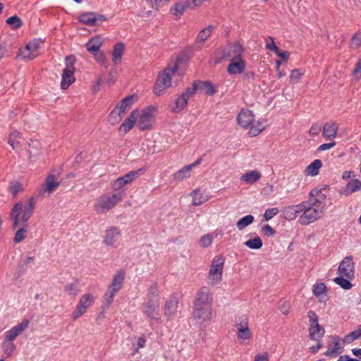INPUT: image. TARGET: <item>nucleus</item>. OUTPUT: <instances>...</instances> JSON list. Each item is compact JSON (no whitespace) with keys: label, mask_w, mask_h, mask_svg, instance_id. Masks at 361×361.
<instances>
[{"label":"nucleus","mask_w":361,"mask_h":361,"mask_svg":"<svg viewBox=\"0 0 361 361\" xmlns=\"http://www.w3.org/2000/svg\"><path fill=\"white\" fill-rule=\"evenodd\" d=\"M2 348L6 356L11 357L16 349V345L13 343V341H10L4 338L2 343Z\"/></svg>","instance_id":"obj_49"},{"label":"nucleus","mask_w":361,"mask_h":361,"mask_svg":"<svg viewBox=\"0 0 361 361\" xmlns=\"http://www.w3.org/2000/svg\"><path fill=\"white\" fill-rule=\"evenodd\" d=\"M125 280V272L122 270L118 271L114 276L113 279L107 289L117 293L123 287Z\"/></svg>","instance_id":"obj_29"},{"label":"nucleus","mask_w":361,"mask_h":361,"mask_svg":"<svg viewBox=\"0 0 361 361\" xmlns=\"http://www.w3.org/2000/svg\"><path fill=\"white\" fill-rule=\"evenodd\" d=\"M344 276H341L334 279V282L340 287L345 290H349L352 288V283L347 279L343 278Z\"/></svg>","instance_id":"obj_50"},{"label":"nucleus","mask_w":361,"mask_h":361,"mask_svg":"<svg viewBox=\"0 0 361 361\" xmlns=\"http://www.w3.org/2000/svg\"><path fill=\"white\" fill-rule=\"evenodd\" d=\"M104 40L100 35L92 37L85 44L87 50L92 54L100 51Z\"/></svg>","instance_id":"obj_30"},{"label":"nucleus","mask_w":361,"mask_h":361,"mask_svg":"<svg viewBox=\"0 0 361 361\" xmlns=\"http://www.w3.org/2000/svg\"><path fill=\"white\" fill-rule=\"evenodd\" d=\"M6 22L14 30L20 27L23 25L21 19L17 16H13L12 17L8 18Z\"/></svg>","instance_id":"obj_52"},{"label":"nucleus","mask_w":361,"mask_h":361,"mask_svg":"<svg viewBox=\"0 0 361 361\" xmlns=\"http://www.w3.org/2000/svg\"><path fill=\"white\" fill-rule=\"evenodd\" d=\"M338 130V126L335 122H327L323 127L322 135L326 140L335 138L337 136Z\"/></svg>","instance_id":"obj_31"},{"label":"nucleus","mask_w":361,"mask_h":361,"mask_svg":"<svg viewBox=\"0 0 361 361\" xmlns=\"http://www.w3.org/2000/svg\"><path fill=\"white\" fill-rule=\"evenodd\" d=\"M137 96L135 94L128 96L121 100L115 106L121 111L122 114L126 115L127 111H128L135 102L137 100Z\"/></svg>","instance_id":"obj_33"},{"label":"nucleus","mask_w":361,"mask_h":361,"mask_svg":"<svg viewBox=\"0 0 361 361\" xmlns=\"http://www.w3.org/2000/svg\"><path fill=\"white\" fill-rule=\"evenodd\" d=\"M29 322L27 320L23 321L18 325L13 326L5 333V338L8 341H14L20 334H21L27 327Z\"/></svg>","instance_id":"obj_28"},{"label":"nucleus","mask_w":361,"mask_h":361,"mask_svg":"<svg viewBox=\"0 0 361 361\" xmlns=\"http://www.w3.org/2000/svg\"><path fill=\"white\" fill-rule=\"evenodd\" d=\"M305 71L302 69H298L295 68L290 71V82L292 84H297L298 83L301 78L304 75Z\"/></svg>","instance_id":"obj_46"},{"label":"nucleus","mask_w":361,"mask_h":361,"mask_svg":"<svg viewBox=\"0 0 361 361\" xmlns=\"http://www.w3.org/2000/svg\"><path fill=\"white\" fill-rule=\"evenodd\" d=\"M136 117L137 128L141 130L152 128L154 119L157 112V108L154 106H148L142 109L134 110Z\"/></svg>","instance_id":"obj_7"},{"label":"nucleus","mask_w":361,"mask_h":361,"mask_svg":"<svg viewBox=\"0 0 361 361\" xmlns=\"http://www.w3.org/2000/svg\"><path fill=\"white\" fill-rule=\"evenodd\" d=\"M179 66V60L169 63L162 71L159 72L154 87L155 94H163L166 89L171 86L172 77L176 73Z\"/></svg>","instance_id":"obj_5"},{"label":"nucleus","mask_w":361,"mask_h":361,"mask_svg":"<svg viewBox=\"0 0 361 361\" xmlns=\"http://www.w3.org/2000/svg\"><path fill=\"white\" fill-rule=\"evenodd\" d=\"M138 176V171H132L129 173H126L122 177L118 178L116 180H114L111 183V189L114 192H123L121 190V189L131 183L133 180H135Z\"/></svg>","instance_id":"obj_15"},{"label":"nucleus","mask_w":361,"mask_h":361,"mask_svg":"<svg viewBox=\"0 0 361 361\" xmlns=\"http://www.w3.org/2000/svg\"><path fill=\"white\" fill-rule=\"evenodd\" d=\"M197 88L195 84L192 87L180 94L176 100L169 105V110L173 113H180L184 110L187 106L189 99L195 94Z\"/></svg>","instance_id":"obj_10"},{"label":"nucleus","mask_w":361,"mask_h":361,"mask_svg":"<svg viewBox=\"0 0 361 361\" xmlns=\"http://www.w3.org/2000/svg\"><path fill=\"white\" fill-rule=\"evenodd\" d=\"M78 19L80 23L90 26L95 25L97 20H106L104 16L94 12L82 13L78 16Z\"/></svg>","instance_id":"obj_24"},{"label":"nucleus","mask_w":361,"mask_h":361,"mask_svg":"<svg viewBox=\"0 0 361 361\" xmlns=\"http://www.w3.org/2000/svg\"><path fill=\"white\" fill-rule=\"evenodd\" d=\"M60 182L58 180L57 177L54 174H49L39 190L38 195L43 197H49L58 188Z\"/></svg>","instance_id":"obj_14"},{"label":"nucleus","mask_w":361,"mask_h":361,"mask_svg":"<svg viewBox=\"0 0 361 361\" xmlns=\"http://www.w3.org/2000/svg\"><path fill=\"white\" fill-rule=\"evenodd\" d=\"M352 75L356 81L361 79V57L358 59L355 63V68L352 72Z\"/></svg>","instance_id":"obj_57"},{"label":"nucleus","mask_w":361,"mask_h":361,"mask_svg":"<svg viewBox=\"0 0 361 361\" xmlns=\"http://www.w3.org/2000/svg\"><path fill=\"white\" fill-rule=\"evenodd\" d=\"M159 311V301L158 298L149 299L142 305V312L151 319H157Z\"/></svg>","instance_id":"obj_21"},{"label":"nucleus","mask_w":361,"mask_h":361,"mask_svg":"<svg viewBox=\"0 0 361 361\" xmlns=\"http://www.w3.org/2000/svg\"><path fill=\"white\" fill-rule=\"evenodd\" d=\"M322 163L321 160L315 159L306 167L304 173L307 176H316L319 174V169L322 168Z\"/></svg>","instance_id":"obj_36"},{"label":"nucleus","mask_w":361,"mask_h":361,"mask_svg":"<svg viewBox=\"0 0 361 361\" xmlns=\"http://www.w3.org/2000/svg\"><path fill=\"white\" fill-rule=\"evenodd\" d=\"M338 272L339 275L344 276L348 279L354 276V262L351 257H345L339 264Z\"/></svg>","instance_id":"obj_22"},{"label":"nucleus","mask_w":361,"mask_h":361,"mask_svg":"<svg viewBox=\"0 0 361 361\" xmlns=\"http://www.w3.org/2000/svg\"><path fill=\"white\" fill-rule=\"evenodd\" d=\"M75 62V59L73 56H69L66 58V68L63 71L61 82V87L63 90L68 89L75 80L74 76Z\"/></svg>","instance_id":"obj_13"},{"label":"nucleus","mask_w":361,"mask_h":361,"mask_svg":"<svg viewBox=\"0 0 361 361\" xmlns=\"http://www.w3.org/2000/svg\"><path fill=\"white\" fill-rule=\"evenodd\" d=\"M302 212V203L298 205H290L284 208L283 216L286 219L290 221L295 219L299 214Z\"/></svg>","instance_id":"obj_32"},{"label":"nucleus","mask_w":361,"mask_h":361,"mask_svg":"<svg viewBox=\"0 0 361 361\" xmlns=\"http://www.w3.org/2000/svg\"><path fill=\"white\" fill-rule=\"evenodd\" d=\"M225 264V258L218 255L213 258L207 274L208 283L212 286L220 284L223 279V272Z\"/></svg>","instance_id":"obj_8"},{"label":"nucleus","mask_w":361,"mask_h":361,"mask_svg":"<svg viewBox=\"0 0 361 361\" xmlns=\"http://www.w3.org/2000/svg\"><path fill=\"white\" fill-rule=\"evenodd\" d=\"M213 298L209 288L202 286L193 302L192 317L200 326L209 325L213 319Z\"/></svg>","instance_id":"obj_1"},{"label":"nucleus","mask_w":361,"mask_h":361,"mask_svg":"<svg viewBox=\"0 0 361 361\" xmlns=\"http://www.w3.org/2000/svg\"><path fill=\"white\" fill-rule=\"evenodd\" d=\"M200 164V160L193 164L184 166L172 174V178L176 183H181L189 179L191 176L192 169Z\"/></svg>","instance_id":"obj_20"},{"label":"nucleus","mask_w":361,"mask_h":361,"mask_svg":"<svg viewBox=\"0 0 361 361\" xmlns=\"http://www.w3.org/2000/svg\"><path fill=\"white\" fill-rule=\"evenodd\" d=\"M343 343V340L338 336H331V343L329 344L328 349L325 353V355L326 356H332L341 353Z\"/></svg>","instance_id":"obj_25"},{"label":"nucleus","mask_w":361,"mask_h":361,"mask_svg":"<svg viewBox=\"0 0 361 361\" xmlns=\"http://www.w3.org/2000/svg\"><path fill=\"white\" fill-rule=\"evenodd\" d=\"M116 295V293L112 292L109 289L106 290L102 299V303L101 306L102 311H105L109 308L114 302Z\"/></svg>","instance_id":"obj_38"},{"label":"nucleus","mask_w":361,"mask_h":361,"mask_svg":"<svg viewBox=\"0 0 361 361\" xmlns=\"http://www.w3.org/2000/svg\"><path fill=\"white\" fill-rule=\"evenodd\" d=\"M95 296L93 293L87 292L82 294L78 302L75 310L71 314L73 320H77L85 314L95 301Z\"/></svg>","instance_id":"obj_9"},{"label":"nucleus","mask_w":361,"mask_h":361,"mask_svg":"<svg viewBox=\"0 0 361 361\" xmlns=\"http://www.w3.org/2000/svg\"><path fill=\"white\" fill-rule=\"evenodd\" d=\"M177 308V302L174 300H167L164 305V315L169 320L174 315Z\"/></svg>","instance_id":"obj_40"},{"label":"nucleus","mask_w":361,"mask_h":361,"mask_svg":"<svg viewBox=\"0 0 361 361\" xmlns=\"http://www.w3.org/2000/svg\"><path fill=\"white\" fill-rule=\"evenodd\" d=\"M188 8H193L190 0H179L170 8L169 13L174 20H178Z\"/></svg>","instance_id":"obj_19"},{"label":"nucleus","mask_w":361,"mask_h":361,"mask_svg":"<svg viewBox=\"0 0 361 361\" xmlns=\"http://www.w3.org/2000/svg\"><path fill=\"white\" fill-rule=\"evenodd\" d=\"M361 45V30H357L350 39V46L353 49H357Z\"/></svg>","instance_id":"obj_54"},{"label":"nucleus","mask_w":361,"mask_h":361,"mask_svg":"<svg viewBox=\"0 0 361 361\" xmlns=\"http://www.w3.org/2000/svg\"><path fill=\"white\" fill-rule=\"evenodd\" d=\"M360 337H361V326H360L355 331L347 334L343 339V342L345 343H351L354 341L360 338Z\"/></svg>","instance_id":"obj_45"},{"label":"nucleus","mask_w":361,"mask_h":361,"mask_svg":"<svg viewBox=\"0 0 361 361\" xmlns=\"http://www.w3.org/2000/svg\"><path fill=\"white\" fill-rule=\"evenodd\" d=\"M245 68L246 63L243 58L231 59L227 67V71L230 75L241 74L245 71Z\"/></svg>","instance_id":"obj_26"},{"label":"nucleus","mask_w":361,"mask_h":361,"mask_svg":"<svg viewBox=\"0 0 361 361\" xmlns=\"http://www.w3.org/2000/svg\"><path fill=\"white\" fill-rule=\"evenodd\" d=\"M262 232L265 235L267 236H273L275 234V231L274 228L269 225H265L262 228Z\"/></svg>","instance_id":"obj_64"},{"label":"nucleus","mask_w":361,"mask_h":361,"mask_svg":"<svg viewBox=\"0 0 361 361\" xmlns=\"http://www.w3.org/2000/svg\"><path fill=\"white\" fill-rule=\"evenodd\" d=\"M213 242V236L211 234H205L202 235L199 241L200 246L202 247H208Z\"/></svg>","instance_id":"obj_55"},{"label":"nucleus","mask_w":361,"mask_h":361,"mask_svg":"<svg viewBox=\"0 0 361 361\" xmlns=\"http://www.w3.org/2000/svg\"><path fill=\"white\" fill-rule=\"evenodd\" d=\"M121 236L119 228L110 226L104 231L103 235V243L109 247H115Z\"/></svg>","instance_id":"obj_16"},{"label":"nucleus","mask_w":361,"mask_h":361,"mask_svg":"<svg viewBox=\"0 0 361 361\" xmlns=\"http://www.w3.org/2000/svg\"><path fill=\"white\" fill-rule=\"evenodd\" d=\"M203 88H204V92L207 94L212 95L216 92V90H215L214 87L210 82H204L203 83Z\"/></svg>","instance_id":"obj_62"},{"label":"nucleus","mask_w":361,"mask_h":361,"mask_svg":"<svg viewBox=\"0 0 361 361\" xmlns=\"http://www.w3.org/2000/svg\"><path fill=\"white\" fill-rule=\"evenodd\" d=\"M28 153V160L30 162L35 163L40 161L42 159L41 144L37 140L32 141L29 144Z\"/></svg>","instance_id":"obj_27"},{"label":"nucleus","mask_w":361,"mask_h":361,"mask_svg":"<svg viewBox=\"0 0 361 361\" xmlns=\"http://www.w3.org/2000/svg\"><path fill=\"white\" fill-rule=\"evenodd\" d=\"M94 59L96 60L97 62H98L101 66H104V67H107L108 66V60L104 54V52L102 51H98L97 53H94L92 54Z\"/></svg>","instance_id":"obj_53"},{"label":"nucleus","mask_w":361,"mask_h":361,"mask_svg":"<svg viewBox=\"0 0 361 361\" xmlns=\"http://www.w3.org/2000/svg\"><path fill=\"white\" fill-rule=\"evenodd\" d=\"M124 116L125 115L122 114L120 110L114 107L108 116V122L111 125L118 124Z\"/></svg>","instance_id":"obj_39"},{"label":"nucleus","mask_w":361,"mask_h":361,"mask_svg":"<svg viewBox=\"0 0 361 361\" xmlns=\"http://www.w3.org/2000/svg\"><path fill=\"white\" fill-rule=\"evenodd\" d=\"M237 330L236 336L240 343L250 341L252 337V333L249 327L247 319H243L235 324Z\"/></svg>","instance_id":"obj_18"},{"label":"nucleus","mask_w":361,"mask_h":361,"mask_svg":"<svg viewBox=\"0 0 361 361\" xmlns=\"http://www.w3.org/2000/svg\"><path fill=\"white\" fill-rule=\"evenodd\" d=\"M44 42L41 39H34L27 43L24 48L19 50L18 56L23 61H30L39 55V49Z\"/></svg>","instance_id":"obj_12"},{"label":"nucleus","mask_w":361,"mask_h":361,"mask_svg":"<svg viewBox=\"0 0 361 361\" xmlns=\"http://www.w3.org/2000/svg\"><path fill=\"white\" fill-rule=\"evenodd\" d=\"M361 188V182L357 179L350 180L347 185L345 188L343 190V193L345 195H348L352 194L354 192L360 190Z\"/></svg>","instance_id":"obj_41"},{"label":"nucleus","mask_w":361,"mask_h":361,"mask_svg":"<svg viewBox=\"0 0 361 361\" xmlns=\"http://www.w3.org/2000/svg\"><path fill=\"white\" fill-rule=\"evenodd\" d=\"M245 245L249 247L250 249L258 250L262 247V241L261 238L258 236L255 237L252 239H250L245 242Z\"/></svg>","instance_id":"obj_47"},{"label":"nucleus","mask_w":361,"mask_h":361,"mask_svg":"<svg viewBox=\"0 0 361 361\" xmlns=\"http://www.w3.org/2000/svg\"><path fill=\"white\" fill-rule=\"evenodd\" d=\"M34 210V202L30 199L27 204L21 202L16 203L10 214V218L13 221V228L27 226V221L32 215Z\"/></svg>","instance_id":"obj_4"},{"label":"nucleus","mask_w":361,"mask_h":361,"mask_svg":"<svg viewBox=\"0 0 361 361\" xmlns=\"http://www.w3.org/2000/svg\"><path fill=\"white\" fill-rule=\"evenodd\" d=\"M262 177V173L257 170L249 171L242 175L240 180L246 184H254Z\"/></svg>","instance_id":"obj_35"},{"label":"nucleus","mask_w":361,"mask_h":361,"mask_svg":"<svg viewBox=\"0 0 361 361\" xmlns=\"http://www.w3.org/2000/svg\"><path fill=\"white\" fill-rule=\"evenodd\" d=\"M123 197V192L106 193L98 197L93 208L98 214H106L116 207Z\"/></svg>","instance_id":"obj_6"},{"label":"nucleus","mask_w":361,"mask_h":361,"mask_svg":"<svg viewBox=\"0 0 361 361\" xmlns=\"http://www.w3.org/2000/svg\"><path fill=\"white\" fill-rule=\"evenodd\" d=\"M135 123L137 124L135 114V111H133L120 126L118 130L122 134H126L132 129Z\"/></svg>","instance_id":"obj_34"},{"label":"nucleus","mask_w":361,"mask_h":361,"mask_svg":"<svg viewBox=\"0 0 361 361\" xmlns=\"http://www.w3.org/2000/svg\"><path fill=\"white\" fill-rule=\"evenodd\" d=\"M237 124L243 129L249 128L248 134L251 137L258 135L264 129V126L255 120V116L252 111L248 109H243L236 117Z\"/></svg>","instance_id":"obj_3"},{"label":"nucleus","mask_w":361,"mask_h":361,"mask_svg":"<svg viewBox=\"0 0 361 361\" xmlns=\"http://www.w3.org/2000/svg\"><path fill=\"white\" fill-rule=\"evenodd\" d=\"M20 134L17 131H14L10 134L8 143L14 150H18L20 149Z\"/></svg>","instance_id":"obj_42"},{"label":"nucleus","mask_w":361,"mask_h":361,"mask_svg":"<svg viewBox=\"0 0 361 361\" xmlns=\"http://www.w3.org/2000/svg\"><path fill=\"white\" fill-rule=\"evenodd\" d=\"M125 47L122 42L116 43L112 51V61L117 64L121 62L122 56L124 53Z\"/></svg>","instance_id":"obj_37"},{"label":"nucleus","mask_w":361,"mask_h":361,"mask_svg":"<svg viewBox=\"0 0 361 361\" xmlns=\"http://www.w3.org/2000/svg\"><path fill=\"white\" fill-rule=\"evenodd\" d=\"M213 30L214 27L212 25H209L207 27L202 29L198 34V42H204L205 40H207L211 35Z\"/></svg>","instance_id":"obj_48"},{"label":"nucleus","mask_w":361,"mask_h":361,"mask_svg":"<svg viewBox=\"0 0 361 361\" xmlns=\"http://www.w3.org/2000/svg\"><path fill=\"white\" fill-rule=\"evenodd\" d=\"M326 286L324 283H318L313 286L312 292L317 298H323L326 295Z\"/></svg>","instance_id":"obj_44"},{"label":"nucleus","mask_w":361,"mask_h":361,"mask_svg":"<svg viewBox=\"0 0 361 361\" xmlns=\"http://www.w3.org/2000/svg\"><path fill=\"white\" fill-rule=\"evenodd\" d=\"M189 195L192 198V204L194 206L202 205L207 202L211 198V196L206 191L200 188L193 190Z\"/></svg>","instance_id":"obj_23"},{"label":"nucleus","mask_w":361,"mask_h":361,"mask_svg":"<svg viewBox=\"0 0 361 361\" xmlns=\"http://www.w3.org/2000/svg\"><path fill=\"white\" fill-rule=\"evenodd\" d=\"M266 48L269 51H274V53L276 51H278V50L279 49V47L276 45L273 37H269L267 38V43H266Z\"/></svg>","instance_id":"obj_60"},{"label":"nucleus","mask_w":361,"mask_h":361,"mask_svg":"<svg viewBox=\"0 0 361 361\" xmlns=\"http://www.w3.org/2000/svg\"><path fill=\"white\" fill-rule=\"evenodd\" d=\"M9 189H10L11 192L13 195H16L18 192L22 191L23 188V185H22V184L20 183L15 182V183H13L10 185Z\"/></svg>","instance_id":"obj_61"},{"label":"nucleus","mask_w":361,"mask_h":361,"mask_svg":"<svg viewBox=\"0 0 361 361\" xmlns=\"http://www.w3.org/2000/svg\"><path fill=\"white\" fill-rule=\"evenodd\" d=\"M275 54L281 58L280 60L286 62L290 56V53L288 51H281L280 49L278 51H276Z\"/></svg>","instance_id":"obj_63"},{"label":"nucleus","mask_w":361,"mask_h":361,"mask_svg":"<svg viewBox=\"0 0 361 361\" xmlns=\"http://www.w3.org/2000/svg\"><path fill=\"white\" fill-rule=\"evenodd\" d=\"M307 318L310 324L309 336L311 340L319 341L324 336L325 329L319 325L318 316L314 311H308Z\"/></svg>","instance_id":"obj_11"},{"label":"nucleus","mask_w":361,"mask_h":361,"mask_svg":"<svg viewBox=\"0 0 361 361\" xmlns=\"http://www.w3.org/2000/svg\"><path fill=\"white\" fill-rule=\"evenodd\" d=\"M254 222V216L252 215H247L240 219L236 222V227L239 231H242Z\"/></svg>","instance_id":"obj_43"},{"label":"nucleus","mask_w":361,"mask_h":361,"mask_svg":"<svg viewBox=\"0 0 361 361\" xmlns=\"http://www.w3.org/2000/svg\"><path fill=\"white\" fill-rule=\"evenodd\" d=\"M325 196L319 195L318 197H310L307 202H302V214L299 218L302 225H308L320 219L325 210Z\"/></svg>","instance_id":"obj_2"},{"label":"nucleus","mask_w":361,"mask_h":361,"mask_svg":"<svg viewBox=\"0 0 361 361\" xmlns=\"http://www.w3.org/2000/svg\"><path fill=\"white\" fill-rule=\"evenodd\" d=\"M279 209L277 208H269L267 209L264 214V218L266 221H269L271 219H272L275 215H276L279 213Z\"/></svg>","instance_id":"obj_59"},{"label":"nucleus","mask_w":361,"mask_h":361,"mask_svg":"<svg viewBox=\"0 0 361 361\" xmlns=\"http://www.w3.org/2000/svg\"><path fill=\"white\" fill-rule=\"evenodd\" d=\"M64 290L68 293V295L73 297L76 296L78 293V286L73 283L66 284L64 286Z\"/></svg>","instance_id":"obj_56"},{"label":"nucleus","mask_w":361,"mask_h":361,"mask_svg":"<svg viewBox=\"0 0 361 361\" xmlns=\"http://www.w3.org/2000/svg\"><path fill=\"white\" fill-rule=\"evenodd\" d=\"M244 51L243 47L239 42H235L229 43L222 51L223 59H236L243 58L242 54Z\"/></svg>","instance_id":"obj_17"},{"label":"nucleus","mask_w":361,"mask_h":361,"mask_svg":"<svg viewBox=\"0 0 361 361\" xmlns=\"http://www.w3.org/2000/svg\"><path fill=\"white\" fill-rule=\"evenodd\" d=\"M27 226H21V228L16 231L13 238V241L16 243L22 242L26 238L27 233Z\"/></svg>","instance_id":"obj_51"},{"label":"nucleus","mask_w":361,"mask_h":361,"mask_svg":"<svg viewBox=\"0 0 361 361\" xmlns=\"http://www.w3.org/2000/svg\"><path fill=\"white\" fill-rule=\"evenodd\" d=\"M252 361H269V354L268 352L257 353L254 356Z\"/></svg>","instance_id":"obj_58"}]
</instances>
